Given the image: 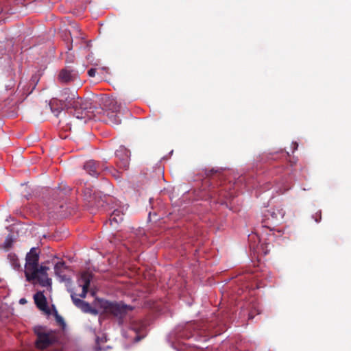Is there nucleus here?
<instances>
[{"mask_svg": "<svg viewBox=\"0 0 351 351\" xmlns=\"http://www.w3.org/2000/svg\"><path fill=\"white\" fill-rule=\"evenodd\" d=\"M39 251L32 247L26 254L24 273L27 281L42 287H51V280L48 277L49 267L39 265Z\"/></svg>", "mask_w": 351, "mask_h": 351, "instance_id": "obj_1", "label": "nucleus"}, {"mask_svg": "<svg viewBox=\"0 0 351 351\" xmlns=\"http://www.w3.org/2000/svg\"><path fill=\"white\" fill-rule=\"evenodd\" d=\"M61 101H64V106H71L74 109L73 116L84 123L91 118V102L88 99H83L78 96L77 91H71L65 89L62 93Z\"/></svg>", "mask_w": 351, "mask_h": 351, "instance_id": "obj_2", "label": "nucleus"}, {"mask_svg": "<svg viewBox=\"0 0 351 351\" xmlns=\"http://www.w3.org/2000/svg\"><path fill=\"white\" fill-rule=\"evenodd\" d=\"M37 336L36 346L39 349H45L57 341L58 337L55 331L47 330L41 326L34 328Z\"/></svg>", "mask_w": 351, "mask_h": 351, "instance_id": "obj_3", "label": "nucleus"}, {"mask_svg": "<svg viewBox=\"0 0 351 351\" xmlns=\"http://www.w3.org/2000/svg\"><path fill=\"white\" fill-rule=\"evenodd\" d=\"M100 304L106 313H111L115 317L121 318L128 311L132 308L122 303H114L106 300H101Z\"/></svg>", "mask_w": 351, "mask_h": 351, "instance_id": "obj_4", "label": "nucleus"}, {"mask_svg": "<svg viewBox=\"0 0 351 351\" xmlns=\"http://www.w3.org/2000/svg\"><path fill=\"white\" fill-rule=\"evenodd\" d=\"M109 110L112 112H107V117L108 118V121L110 123L113 125H118L121 123V119L117 115V112H119L122 106L121 104H119L118 101L115 99H110L109 101Z\"/></svg>", "mask_w": 351, "mask_h": 351, "instance_id": "obj_5", "label": "nucleus"}, {"mask_svg": "<svg viewBox=\"0 0 351 351\" xmlns=\"http://www.w3.org/2000/svg\"><path fill=\"white\" fill-rule=\"evenodd\" d=\"M91 280V276L88 272H83L81 274L80 278L78 279V284L80 287H82V291L78 296L84 298L88 292V289L89 287Z\"/></svg>", "mask_w": 351, "mask_h": 351, "instance_id": "obj_6", "label": "nucleus"}, {"mask_svg": "<svg viewBox=\"0 0 351 351\" xmlns=\"http://www.w3.org/2000/svg\"><path fill=\"white\" fill-rule=\"evenodd\" d=\"M34 299L35 304L40 310H41L42 311L45 312L47 314H50V311L47 306L46 298L43 292H37L34 295Z\"/></svg>", "mask_w": 351, "mask_h": 351, "instance_id": "obj_7", "label": "nucleus"}, {"mask_svg": "<svg viewBox=\"0 0 351 351\" xmlns=\"http://www.w3.org/2000/svg\"><path fill=\"white\" fill-rule=\"evenodd\" d=\"M115 154L121 159V162L119 165L120 167L127 169L129 165L130 152L126 148L121 147L119 149L117 150Z\"/></svg>", "mask_w": 351, "mask_h": 351, "instance_id": "obj_8", "label": "nucleus"}, {"mask_svg": "<svg viewBox=\"0 0 351 351\" xmlns=\"http://www.w3.org/2000/svg\"><path fill=\"white\" fill-rule=\"evenodd\" d=\"M69 268L66 265L64 261L58 262L54 266V271L57 276H58L61 281H66L69 278L64 274V271L67 270Z\"/></svg>", "mask_w": 351, "mask_h": 351, "instance_id": "obj_9", "label": "nucleus"}, {"mask_svg": "<svg viewBox=\"0 0 351 351\" xmlns=\"http://www.w3.org/2000/svg\"><path fill=\"white\" fill-rule=\"evenodd\" d=\"M71 296L73 303L76 306L80 308L84 312L90 311L91 308L90 304L86 302L81 300L80 298H77V296H78V295L72 292Z\"/></svg>", "mask_w": 351, "mask_h": 351, "instance_id": "obj_10", "label": "nucleus"}, {"mask_svg": "<svg viewBox=\"0 0 351 351\" xmlns=\"http://www.w3.org/2000/svg\"><path fill=\"white\" fill-rule=\"evenodd\" d=\"M124 215V208L115 209L110 217L111 225L113 223H119L123 221Z\"/></svg>", "mask_w": 351, "mask_h": 351, "instance_id": "obj_11", "label": "nucleus"}, {"mask_svg": "<svg viewBox=\"0 0 351 351\" xmlns=\"http://www.w3.org/2000/svg\"><path fill=\"white\" fill-rule=\"evenodd\" d=\"M84 168L86 171L92 176H97L98 175L96 162L94 160H89L86 162Z\"/></svg>", "mask_w": 351, "mask_h": 351, "instance_id": "obj_12", "label": "nucleus"}, {"mask_svg": "<svg viewBox=\"0 0 351 351\" xmlns=\"http://www.w3.org/2000/svg\"><path fill=\"white\" fill-rule=\"evenodd\" d=\"M270 215L272 219L280 220L283 219L285 211L281 206H278L272 208V210L270 211Z\"/></svg>", "mask_w": 351, "mask_h": 351, "instance_id": "obj_13", "label": "nucleus"}, {"mask_svg": "<svg viewBox=\"0 0 351 351\" xmlns=\"http://www.w3.org/2000/svg\"><path fill=\"white\" fill-rule=\"evenodd\" d=\"M75 78V75L72 71L66 69H62L59 74V80L64 83H66L73 81Z\"/></svg>", "mask_w": 351, "mask_h": 351, "instance_id": "obj_14", "label": "nucleus"}, {"mask_svg": "<svg viewBox=\"0 0 351 351\" xmlns=\"http://www.w3.org/2000/svg\"><path fill=\"white\" fill-rule=\"evenodd\" d=\"M8 260L9 261L11 266L16 270H20L21 269V264L19 263L18 256L13 253H10L8 255Z\"/></svg>", "mask_w": 351, "mask_h": 351, "instance_id": "obj_15", "label": "nucleus"}, {"mask_svg": "<svg viewBox=\"0 0 351 351\" xmlns=\"http://www.w3.org/2000/svg\"><path fill=\"white\" fill-rule=\"evenodd\" d=\"M54 316L57 323L61 326L62 330H64L66 328V323L64 322V319L58 315L56 309L54 310Z\"/></svg>", "mask_w": 351, "mask_h": 351, "instance_id": "obj_16", "label": "nucleus"}, {"mask_svg": "<svg viewBox=\"0 0 351 351\" xmlns=\"http://www.w3.org/2000/svg\"><path fill=\"white\" fill-rule=\"evenodd\" d=\"M56 102V100L53 99V101H51V104H50V107H51V110L52 111V112L56 116L58 117V114L60 113L62 109H59V108H55V104Z\"/></svg>", "mask_w": 351, "mask_h": 351, "instance_id": "obj_17", "label": "nucleus"}, {"mask_svg": "<svg viewBox=\"0 0 351 351\" xmlns=\"http://www.w3.org/2000/svg\"><path fill=\"white\" fill-rule=\"evenodd\" d=\"M95 73H96V69H90L88 71V75L90 76V77H94L95 75Z\"/></svg>", "mask_w": 351, "mask_h": 351, "instance_id": "obj_18", "label": "nucleus"}, {"mask_svg": "<svg viewBox=\"0 0 351 351\" xmlns=\"http://www.w3.org/2000/svg\"><path fill=\"white\" fill-rule=\"evenodd\" d=\"M315 216H316V218L315 219V221L316 222H319L320 220H321V213H317L315 214Z\"/></svg>", "mask_w": 351, "mask_h": 351, "instance_id": "obj_19", "label": "nucleus"}, {"mask_svg": "<svg viewBox=\"0 0 351 351\" xmlns=\"http://www.w3.org/2000/svg\"><path fill=\"white\" fill-rule=\"evenodd\" d=\"M5 246H10V241L8 239L5 240Z\"/></svg>", "mask_w": 351, "mask_h": 351, "instance_id": "obj_20", "label": "nucleus"}, {"mask_svg": "<svg viewBox=\"0 0 351 351\" xmlns=\"http://www.w3.org/2000/svg\"><path fill=\"white\" fill-rule=\"evenodd\" d=\"M20 303H21V304H25V303H26V300H25V299H24V298L21 299V300H20Z\"/></svg>", "mask_w": 351, "mask_h": 351, "instance_id": "obj_21", "label": "nucleus"}, {"mask_svg": "<svg viewBox=\"0 0 351 351\" xmlns=\"http://www.w3.org/2000/svg\"><path fill=\"white\" fill-rule=\"evenodd\" d=\"M249 237H250V239H252L253 237H255V235L252 234V235H250Z\"/></svg>", "mask_w": 351, "mask_h": 351, "instance_id": "obj_22", "label": "nucleus"}]
</instances>
